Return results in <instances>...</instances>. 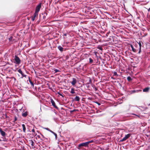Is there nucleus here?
I'll list each match as a JSON object with an SVG mask.
<instances>
[{"label":"nucleus","mask_w":150,"mask_h":150,"mask_svg":"<svg viewBox=\"0 0 150 150\" xmlns=\"http://www.w3.org/2000/svg\"><path fill=\"white\" fill-rule=\"evenodd\" d=\"M58 48L61 52H62L63 51V48L61 46H58Z\"/></svg>","instance_id":"2eb2a0df"},{"label":"nucleus","mask_w":150,"mask_h":150,"mask_svg":"<svg viewBox=\"0 0 150 150\" xmlns=\"http://www.w3.org/2000/svg\"><path fill=\"white\" fill-rule=\"evenodd\" d=\"M148 11H150V8H149V9H148Z\"/></svg>","instance_id":"c9c22d12"},{"label":"nucleus","mask_w":150,"mask_h":150,"mask_svg":"<svg viewBox=\"0 0 150 150\" xmlns=\"http://www.w3.org/2000/svg\"><path fill=\"white\" fill-rule=\"evenodd\" d=\"M95 103L98 104V105H101V104L100 103H99V102H95Z\"/></svg>","instance_id":"2f4dec72"},{"label":"nucleus","mask_w":150,"mask_h":150,"mask_svg":"<svg viewBox=\"0 0 150 150\" xmlns=\"http://www.w3.org/2000/svg\"><path fill=\"white\" fill-rule=\"evenodd\" d=\"M150 89V88L149 87H146L143 89V91L145 92H147Z\"/></svg>","instance_id":"9b49d317"},{"label":"nucleus","mask_w":150,"mask_h":150,"mask_svg":"<svg viewBox=\"0 0 150 150\" xmlns=\"http://www.w3.org/2000/svg\"><path fill=\"white\" fill-rule=\"evenodd\" d=\"M0 132L2 136L5 137V136L6 134L5 132L4 131H3L1 128H0Z\"/></svg>","instance_id":"9d476101"},{"label":"nucleus","mask_w":150,"mask_h":150,"mask_svg":"<svg viewBox=\"0 0 150 150\" xmlns=\"http://www.w3.org/2000/svg\"><path fill=\"white\" fill-rule=\"evenodd\" d=\"M50 102L52 104V105L56 109H58V107L56 105L55 103L54 100L52 99H50Z\"/></svg>","instance_id":"20e7f679"},{"label":"nucleus","mask_w":150,"mask_h":150,"mask_svg":"<svg viewBox=\"0 0 150 150\" xmlns=\"http://www.w3.org/2000/svg\"><path fill=\"white\" fill-rule=\"evenodd\" d=\"M113 74L114 76H117L118 75L117 74V72H114Z\"/></svg>","instance_id":"c756f323"},{"label":"nucleus","mask_w":150,"mask_h":150,"mask_svg":"<svg viewBox=\"0 0 150 150\" xmlns=\"http://www.w3.org/2000/svg\"><path fill=\"white\" fill-rule=\"evenodd\" d=\"M87 142L80 144L77 146V148L79 149H82L83 147H86L88 146Z\"/></svg>","instance_id":"f257e3e1"},{"label":"nucleus","mask_w":150,"mask_h":150,"mask_svg":"<svg viewBox=\"0 0 150 150\" xmlns=\"http://www.w3.org/2000/svg\"><path fill=\"white\" fill-rule=\"evenodd\" d=\"M51 132L53 134H54V135L55 136L56 139H57V134L56 133H54L53 131H51Z\"/></svg>","instance_id":"aec40b11"},{"label":"nucleus","mask_w":150,"mask_h":150,"mask_svg":"<svg viewBox=\"0 0 150 150\" xmlns=\"http://www.w3.org/2000/svg\"><path fill=\"white\" fill-rule=\"evenodd\" d=\"M14 59L16 64H19L20 63V59L17 56H15L14 58Z\"/></svg>","instance_id":"39448f33"},{"label":"nucleus","mask_w":150,"mask_h":150,"mask_svg":"<svg viewBox=\"0 0 150 150\" xmlns=\"http://www.w3.org/2000/svg\"><path fill=\"white\" fill-rule=\"evenodd\" d=\"M54 71H55V73H57V72H59L60 71L58 70V69H55L54 70Z\"/></svg>","instance_id":"393cba45"},{"label":"nucleus","mask_w":150,"mask_h":150,"mask_svg":"<svg viewBox=\"0 0 150 150\" xmlns=\"http://www.w3.org/2000/svg\"><path fill=\"white\" fill-rule=\"evenodd\" d=\"M127 79L129 81H130L132 80V79L129 76L127 77Z\"/></svg>","instance_id":"6ab92c4d"},{"label":"nucleus","mask_w":150,"mask_h":150,"mask_svg":"<svg viewBox=\"0 0 150 150\" xmlns=\"http://www.w3.org/2000/svg\"><path fill=\"white\" fill-rule=\"evenodd\" d=\"M136 47V46H135V48H134L132 45H130V47L132 49V51L134 52H136L138 50V49H137V48Z\"/></svg>","instance_id":"0eeeda50"},{"label":"nucleus","mask_w":150,"mask_h":150,"mask_svg":"<svg viewBox=\"0 0 150 150\" xmlns=\"http://www.w3.org/2000/svg\"><path fill=\"white\" fill-rule=\"evenodd\" d=\"M142 45H143V43L140 41H139V42L137 44H136V47L137 48V49H138L139 52L138 53L140 54L141 52V47L142 46Z\"/></svg>","instance_id":"f03ea898"},{"label":"nucleus","mask_w":150,"mask_h":150,"mask_svg":"<svg viewBox=\"0 0 150 150\" xmlns=\"http://www.w3.org/2000/svg\"><path fill=\"white\" fill-rule=\"evenodd\" d=\"M29 81L30 84L33 86H34V84L33 82H32L30 79L29 80Z\"/></svg>","instance_id":"b1692460"},{"label":"nucleus","mask_w":150,"mask_h":150,"mask_svg":"<svg viewBox=\"0 0 150 150\" xmlns=\"http://www.w3.org/2000/svg\"><path fill=\"white\" fill-rule=\"evenodd\" d=\"M131 115H135V116H136L137 117H139V118L140 117V115H136L134 113H131Z\"/></svg>","instance_id":"4be33fe9"},{"label":"nucleus","mask_w":150,"mask_h":150,"mask_svg":"<svg viewBox=\"0 0 150 150\" xmlns=\"http://www.w3.org/2000/svg\"><path fill=\"white\" fill-rule=\"evenodd\" d=\"M41 7V4L40 3L36 7L35 11L37 12L38 13L39 11L40 8Z\"/></svg>","instance_id":"423d86ee"},{"label":"nucleus","mask_w":150,"mask_h":150,"mask_svg":"<svg viewBox=\"0 0 150 150\" xmlns=\"http://www.w3.org/2000/svg\"><path fill=\"white\" fill-rule=\"evenodd\" d=\"M28 115V112H25L24 113H22V115L23 117H25Z\"/></svg>","instance_id":"dca6fc26"},{"label":"nucleus","mask_w":150,"mask_h":150,"mask_svg":"<svg viewBox=\"0 0 150 150\" xmlns=\"http://www.w3.org/2000/svg\"><path fill=\"white\" fill-rule=\"evenodd\" d=\"M22 127H23V129L24 132H25L26 130V128L25 127V126L24 124H23L22 125Z\"/></svg>","instance_id":"f3484780"},{"label":"nucleus","mask_w":150,"mask_h":150,"mask_svg":"<svg viewBox=\"0 0 150 150\" xmlns=\"http://www.w3.org/2000/svg\"><path fill=\"white\" fill-rule=\"evenodd\" d=\"M98 49H99L100 50H102V48L101 47H100L98 48Z\"/></svg>","instance_id":"72a5a7b5"},{"label":"nucleus","mask_w":150,"mask_h":150,"mask_svg":"<svg viewBox=\"0 0 150 150\" xmlns=\"http://www.w3.org/2000/svg\"><path fill=\"white\" fill-rule=\"evenodd\" d=\"M93 142V140H92L91 141H88V142H87V143H88V145L89 144L91 143H92Z\"/></svg>","instance_id":"cd10ccee"},{"label":"nucleus","mask_w":150,"mask_h":150,"mask_svg":"<svg viewBox=\"0 0 150 150\" xmlns=\"http://www.w3.org/2000/svg\"><path fill=\"white\" fill-rule=\"evenodd\" d=\"M74 100L75 101H79L80 100V98L78 96H76Z\"/></svg>","instance_id":"4468645a"},{"label":"nucleus","mask_w":150,"mask_h":150,"mask_svg":"<svg viewBox=\"0 0 150 150\" xmlns=\"http://www.w3.org/2000/svg\"><path fill=\"white\" fill-rule=\"evenodd\" d=\"M38 138H39L40 137V136H39V135H38Z\"/></svg>","instance_id":"e433bc0d"},{"label":"nucleus","mask_w":150,"mask_h":150,"mask_svg":"<svg viewBox=\"0 0 150 150\" xmlns=\"http://www.w3.org/2000/svg\"><path fill=\"white\" fill-rule=\"evenodd\" d=\"M131 136V134H128L127 135H126L125 137L122 139L121 140H120V142H122L126 140L127 139H128Z\"/></svg>","instance_id":"7ed1b4c3"},{"label":"nucleus","mask_w":150,"mask_h":150,"mask_svg":"<svg viewBox=\"0 0 150 150\" xmlns=\"http://www.w3.org/2000/svg\"><path fill=\"white\" fill-rule=\"evenodd\" d=\"M18 71L21 74L22 76V77H26V75L23 74L22 71L21 69H19L18 70Z\"/></svg>","instance_id":"1a4fd4ad"},{"label":"nucleus","mask_w":150,"mask_h":150,"mask_svg":"<svg viewBox=\"0 0 150 150\" xmlns=\"http://www.w3.org/2000/svg\"><path fill=\"white\" fill-rule=\"evenodd\" d=\"M32 131L33 132H35V130H34V129H32Z\"/></svg>","instance_id":"f704fd0d"},{"label":"nucleus","mask_w":150,"mask_h":150,"mask_svg":"<svg viewBox=\"0 0 150 150\" xmlns=\"http://www.w3.org/2000/svg\"><path fill=\"white\" fill-rule=\"evenodd\" d=\"M70 93L71 94H74L75 93L74 91V88H72L71 89Z\"/></svg>","instance_id":"a211bd4d"},{"label":"nucleus","mask_w":150,"mask_h":150,"mask_svg":"<svg viewBox=\"0 0 150 150\" xmlns=\"http://www.w3.org/2000/svg\"><path fill=\"white\" fill-rule=\"evenodd\" d=\"M89 62L92 63L93 62V60L91 58H89Z\"/></svg>","instance_id":"5701e85b"},{"label":"nucleus","mask_w":150,"mask_h":150,"mask_svg":"<svg viewBox=\"0 0 150 150\" xmlns=\"http://www.w3.org/2000/svg\"><path fill=\"white\" fill-rule=\"evenodd\" d=\"M64 35L65 36H66V34H65Z\"/></svg>","instance_id":"4c0bfd02"},{"label":"nucleus","mask_w":150,"mask_h":150,"mask_svg":"<svg viewBox=\"0 0 150 150\" xmlns=\"http://www.w3.org/2000/svg\"><path fill=\"white\" fill-rule=\"evenodd\" d=\"M35 17H33L32 18V21H34L35 19Z\"/></svg>","instance_id":"473e14b6"},{"label":"nucleus","mask_w":150,"mask_h":150,"mask_svg":"<svg viewBox=\"0 0 150 150\" xmlns=\"http://www.w3.org/2000/svg\"><path fill=\"white\" fill-rule=\"evenodd\" d=\"M45 129H46V130L49 131V132H51L52 131V130H50L49 128H45Z\"/></svg>","instance_id":"c85d7f7f"},{"label":"nucleus","mask_w":150,"mask_h":150,"mask_svg":"<svg viewBox=\"0 0 150 150\" xmlns=\"http://www.w3.org/2000/svg\"><path fill=\"white\" fill-rule=\"evenodd\" d=\"M140 90H133L131 91V93H134L136 92H138L139 91H141Z\"/></svg>","instance_id":"ddd939ff"},{"label":"nucleus","mask_w":150,"mask_h":150,"mask_svg":"<svg viewBox=\"0 0 150 150\" xmlns=\"http://www.w3.org/2000/svg\"><path fill=\"white\" fill-rule=\"evenodd\" d=\"M91 1H92V0H90Z\"/></svg>","instance_id":"ea45409f"},{"label":"nucleus","mask_w":150,"mask_h":150,"mask_svg":"<svg viewBox=\"0 0 150 150\" xmlns=\"http://www.w3.org/2000/svg\"><path fill=\"white\" fill-rule=\"evenodd\" d=\"M8 39L9 41L10 42H13L14 41V39L13 38V37L12 36L10 38H9Z\"/></svg>","instance_id":"f8f14e48"},{"label":"nucleus","mask_w":150,"mask_h":150,"mask_svg":"<svg viewBox=\"0 0 150 150\" xmlns=\"http://www.w3.org/2000/svg\"><path fill=\"white\" fill-rule=\"evenodd\" d=\"M149 105H150V103L149 104Z\"/></svg>","instance_id":"58836bf2"},{"label":"nucleus","mask_w":150,"mask_h":150,"mask_svg":"<svg viewBox=\"0 0 150 150\" xmlns=\"http://www.w3.org/2000/svg\"><path fill=\"white\" fill-rule=\"evenodd\" d=\"M92 87L94 88L95 91H96L97 90V88L94 85L92 86Z\"/></svg>","instance_id":"a878e982"},{"label":"nucleus","mask_w":150,"mask_h":150,"mask_svg":"<svg viewBox=\"0 0 150 150\" xmlns=\"http://www.w3.org/2000/svg\"><path fill=\"white\" fill-rule=\"evenodd\" d=\"M76 80L75 78H72V81L71 82V84L73 86H74L76 83Z\"/></svg>","instance_id":"6e6552de"},{"label":"nucleus","mask_w":150,"mask_h":150,"mask_svg":"<svg viewBox=\"0 0 150 150\" xmlns=\"http://www.w3.org/2000/svg\"><path fill=\"white\" fill-rule=\"evenodd\" d=\"M57 93L58 94H59V95L60 96H62V97H64V96H63V95L60 92H58Z\"/></svg>","instance_id":"bb28decb"},{"label":"nucleus","mask_w":150,"mask_h":150,"mask_svg":"<svg viewBox=\"0 0 150 150\" xmlns=\"http://www.w3.org/2000/svg\"><path fill=\"white\" fill-rule=\"evenodd\" d=\"M34 144V142H33V141L31 140V145L32 146H33Z\"/></svg>","instance_id":"7c9ffc66"},{"label":"nucleus","mask_w":150,"mask_h":150,"mask_svg":"<svg viewBox=\"0 0 150 150\" xmlns=\"http://www.w3.org/2000/svg\"><path fill=\"white\" fill-rule=\"evenodd\" d=\"M38 13L37 12H35L34 14V16L33 17H36L37 16H38Z\"/></svg>","instance_id":"412c9836"}]
</instances>
